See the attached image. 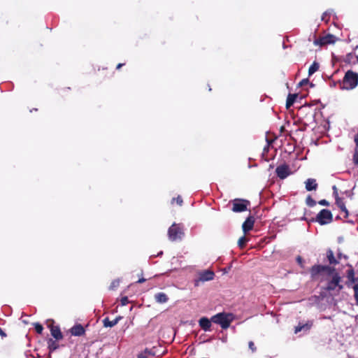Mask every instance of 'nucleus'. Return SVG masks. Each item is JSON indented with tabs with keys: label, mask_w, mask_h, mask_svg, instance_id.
Masks as SVG:
<instances>
[{
	"label": "nucleus",
	"mask_w": 358,
	"mask_h": 358,
	"mask_svg": "<svg viewBox=\"0 0 358 358\" xmlns=\"http://www.w3.org/2000/svg\"><path fill=\"white\" fill-rule=\"evenodd\" d=\"M309 272L312 280H317L324 274L332 276L331 280L327 282V286L324 288L327 292L335 291L338 288L337 292H340L343 289V285L341 284V277L334 266L315 264L310 267Z\"/></svg>",
	"instance_id": "obj_1"
},
{
	"label": "nucleus",
	"mask_w": 358,
	"mask_h": 358,
	"mask_svg": "<svg viewBox=\"0 0 358 358\" xmlns=\"http://www.w3.org/2000/svg\"><path fill=\"white\" fill-rule=\"evenodd\" d=\"M341 90H352L358 85V73L352 70L345 72L342 80L338 81Z\"/></svg>",
	"instance_id": "obj_2"
},
{
	"label": "nucleus",
	"mask_w": 358,
	"mask_h": 358,
	"mask_svg": "<svg viewBox=\"0 0 358 358\" xmlns=\"http://www.w3.org/2000/svg\"><path fill=\"white\" fill-rule=\"evenodd\" d=\"M211 321L213 323L220 324L223 329H226L233 321V316L231 314L220 313L213 315L211 317Z\"/></svg>",
	"instance_id": "obj_3"
},
{
	"label": "nucleus",
	"mask_w": 358,
	"mask_h": 358,
	"mask_svg": "<svg viewBox=\"0 0 358 358\" xmlns=\"http://www.w3.org/2000/svg\"><path fill=\"white\" fill-rule=\"evenodd\" d=\"M232 204L231 210L234 213H242L248 210L250 201L243 199H234L230 201Z\"/></svg>",
	"instance_id": "obj_4"
},
{
	"label": "nucleus",
	"mask_w": 358,
	"mask_h": 358,
	"mask_svg": "<svg viewBox=\"0 0 358 358\" xmlns=\"http://www.w3.org/2000/svg\"><path fill=\"white\" fill-rule=\"evenodd\" d=\"M183 235L182 227L180 224H173L168 230L169 238L171 241L180 240Z\"/></svg>",
	"instance_id": "obj_5"
},
{
	"label": "nucleus",
	"mask_w": 358,
	"mask_h": 358,
	"mask_svg": "<svg viewBox=\"0 0 358 358\" xmlns=\"http://www.w3.org/2000/svg\"><path fill=\"white\" fill-rule=\"evenodd\" d=\"M333 220V215L331 212L327 209L321 210L317 215L315 221L321 225L327 224L331 222Z\"/></svg>",
	"instance_id": "obj_6"
},
{
	"label": "nucleus",
	"mask_w": 358,
	"mask_h": 358,
	"mask_svg": "<svg viewBox=\"0 0 358 358\" xmlns=\"http://www.w3.org/2000/svg\"><path fill=\"white\" fill-rule=\"evenodd\" d=\"M338 40L337 37L331 34H328L315 39L314 44L315 45L324 46L329 44H334Z\"/></svg>",
	"instance_id": "obj_7"
},
{
	"label": "nucleus",
	"mask_w": 358,
	"mask_h": 358,
	"mask_svg": "<svg viewBox=\"0 0 358 358\" xmlns=\"http://www.w3.org/2000/svg\"><path fill=\"white\" fill-rule=\"evenodd\" d=\"M215 277V273L210 270H205L199 273V278L194 280V285L199 286L201 282L212 280Z\"/></svg>",
	"instance_id": "obj_8"
},
{
	"label": "nucleus",
	"mask_w": 358,
	"mask_h": 358,
	"mask_svg": "<svg viewBox=\"0 0 358 358\" xmlns=\"http://www.w3.org/2000/svg\"><path fill=\"white\" fill-rule=\"evenodd\" d=\"M275 173L280 179L283 180L288 177L292 173V171L289 165L284 164L277 166Z\"/></svg>",
	"instance_id": "obj_9"
},
{
	"label": "nucleus",
	"mask_w": 358,
	"mask_h": 358,
	"mask_svg": "<svg viewBox=\"0 0 358 358\" xmlns=\"http://www.w3.org/2000/svg\"><path fill=\"white\" fill-rule=\"evenodd\" d=\"M255 220L252 215L248 216L242 224V229L244 233H247L252 230L254 227Z\"/></svg>",
	"instance_id": "obj_10"
},
{
	"label": "nucleus",
	"mask_w": 358,
	"mask_h": 358,
	"mask_svg": "<svg viewBox=\"0 0 358 358\" xmlns=\"http://www.w3.org/2000/svg\"><path fill=\"white\" fill-rule=\"evenodd\" d=\"M211 319L209 320L207 317H203L199 320V324L200 327L204 330L205 331H208L210 330L211 327Z\"/></svg>",
	"instance_id": "obj_11"
},
{
	"label": "nucleus",
	"mask_w": 358,
	"mask_h": 358,
	"mask_svg": "<svg viewBox=\"0 0 358 358\" xmlns=\"http://www.w3.org/2000/svg\"><path fill=\"white\" fill-rule=\"evenodd\" d=\"M344 62L350 65L358 64V55H355L353 52L347 54L343 59Z\"/></svg>",
	"instance_id": "obj_12"
},
{
	"label": "nucleus",
	"mask_w": 358,
	"mask_h": 358,
	"mask_svg": "<svg viewBox=\"0 0 358 358\" xmlns=\"http://www.w3.org/2000/svg\"><path fill=\"white\" fill-rule=\"evenodd\" d=\"M70 331L73 336H80L85 334V330L81 324H78L74 325Z\"/></svg>",
	"instance_id": "obj_13"
},
{
	"label": "nucleus",
	"mask_w": 358,
	"mask_h": 358,
	"mask_svg": "<svg viewBox=\"0 0 358 358\" xmlns=\"http://www.w3.org/2000/svg\"><path fill=\"white\" fill-rule=\"evenodd\" d=\"M50 329L51 335L56 340H61L63 338V335L61 332L60 328L58 326H55L53 324L49 326Z\"/></svg>",
	"instance_id": "obj_14"
},
{
	"label": "nucleus",
	"mask_w": 358,
	"mask_h": 358,
	"mask_svg": "<svg viewBox=\"0 0 358 358\" xmlns=\"http://www.w3.org/2000/svg\"><path fill=\"white\" fill-rule=\"evenodd\" d=\"M327 258L329 264V266H334L339 264V262L336 259L334 252L331 249H328L327 251Z\"/></svg>",
	"instance_id": "obj_15"
},
{
	"label": "nucleus",
	"mask_w": 358,
	"mask_h": 358,
	"mask_svg": "<svg viewBox=\"0 0 358 358\" xmlns=\"http://www.w3.org/2000/svg\"><path fill=\"white\" fill-rule=\"evenodd\" d=\"M306 189L307 191L316 190L317 188V183L315 179L308 178L305 182Z\"/></svg>",
	"instance_id": "obj_16"
},
{
	"label": "nucleus",
	"mask_w": 358,
	"mask_h": 358,
	"mask_svg": "<svg viewBox=\"0 0 358 358\" xmlns=\"http://www.w3.org/2000/svg\"><path fill=\"white\" fill-rule=\"evenodd\" d=\"M122 319L121 316H118L113 320H110L108 317H106L103 320V324L104 327H113L115 326L118 322Z\"/></svg>",
	"instance_id": "obj_17"
},
{
	"label": "nucleus",
	"mask_w": 358,
	"mask_h": 358,
	"mask_svg": "<svg viewBox=\"0 0 358 358\" xmlns=\"http://www.w3.org/2000/svg\"><path fill=\"white\" fill-rule=\"evenodd\" d=\"M155 299L157 303H164L168 301L169 298L164 292H159L155 295Z\"/></svg>",
	"instance_id": "obj_18"
},
{
	"label": "nucleus",
	"mask_w": 358,
	"mask_h": 358,
	"mask_svg": "<svg viewBox=\"0 0 358 358\" xmlns=\"http://www.w3.org/2000/svg\"><path fill=\"white\" fill-rule=\"evenodd\" d=\"M297 97L298 94H289L286 101V108H289L291 107L295 102Z\"/></svg>",
	"instance_id": "obj_19"
},
{
	"label": "nucleus",
	"mask_w": 358,
	"mask_h": 358,
	"mask_svg": "<svg viewBox=\"0 0 358 358\" xmlns=\"http://www.w3.org/2000/svg\"><path fill=\"white\" fill-rule=\"evenodd\" d=\"M48 349L50 352L56 350L59 348L58 343L53 341L52 338H49L48 341Z\"/></svg>",
	"instance_id": "obj_20"
},
{
	"label": "nucleus",
	"mask_w": 358,
	"mask_h": 358,
	"mask_svg": "<svg viewBox=\"0 0 358 358\" xmlns=\"http://www.w3.org/2000/svg\"><path fill=\"white\" fill-rule=\"evenodd\" d=\"M310 327L311 324H309L308 323L305 324H299L298 326L295 327L294 333L297 334L303 329L308 330L310 329Z\"/></svg>",
	"instance_id": "obj_21"
},
{
	"label": "nucleus",
	"mask_w": 358,
	"mask_h": 358,
	"mask_svg": "<svg viewBox=\"0 0 358 358\" xmlns=\"http://www.w3.org/2000/svg\"><path fill=\"white\" fill-rule=\"evenodd\" d=\"M319 68H320L319 64L316 62H314L311 64V66L309 67L308 75L309 76L313 75L314 73H315L317 71H318Z\"/></svg>",
	"instance_id": "obj_22"
},
{
	"label": "nucleus",
	"mask_w": 358,
	"mask_h": 358,
	"mask_svg": "<svg viewBox=\"0 0 358 358\" xmlns=\"http://www.w3.org/2000/svg\"><path fill=\"white\" fill-rule=\"evenodd\" d=\"M347 277L349 281L352 283L357 281V279L355 278V271L353 268H350L347 271Z\"/></svg>",
	"instance_id": "obj_23"
},
{
	"label": "nucleus",
	"mask_w": 358,
	"mask_h": 358,
	"mask_svg": "<svg viewBox=\"0 0 358 358\" xmlns=\"http://www.w3.org/2000/svg\"><path fill=\"white\" fill-rule=\"evenodd\" d=\"M248 241V239L245 236H241L238 241V247L241 249L244 248Z\"/></svg>",
	"instance_id": "obj_24"
},
{
	"label": "nucleus",
	"mask_w": 358,
	"mask_h": 358,
	"mask_svg": "<svg viewBox=\"0 0 358 358\" xmlns=\"http://www.w3.org/2000/svg\"><path fill=\"white\" fill-rule=\"evenodd\" d=\"M306 203L309 207H313L316 205V201L310 195L306 197Z\"/></svg>",
	"instance_id": "obj_25"
},
{
	"label": "nucleus",
	"mask_w": 358,
	"mask_h": 358,
	"mask_svg": "<svg viewBox=\"0 0 358 358\" xmlns=\"http://www.w3.org/2000/svg\"><path fill=\"white\" fill-rule=\"evenodd\" d=\"M120 285V280L116 279V280H114L111 282L110 286H109V289L110 290H115L117 287H118Z\"/></svg>",
	"instance_id": "obj_26"
},
{
	"label": "nucleus",
	"mask_w": 358,
	"mask_h": 358,
	"mask_svg": "<svg viewBox=\"0 0 358 358\" xmlns=\"http://www.w3.org/2000/svg\"><path fill=\"white\" fill-rule=\"evenodd\" d=\"M34 329H35L36 331L38 334H41L43 332V326L40 323H38V322L34 323Z\"/></svg>",
	"instance_id": "obj_27"
},
{
	"label": "nucleus",
	"mask_w": 358,
	"mask_h": 358,
	"mask_svg": "<svg viewBox=\"0 0 358 358\" xmlns=\"http://www.w3.org/2000/svg\"><path fill=\"white\" fill-rule=\"evenodd\" d=\"M175 201L180 206H181L183 203V200L180 196H178L176 198H173L171 200V203H173Z\"/></svg>",
	"instance_id": "obj_28"
},
{
	"label": "nucleus",
	"mask_w": 358,
	"mask_h": 358,
	"mask_svg": "<svg viewBox=\"0 0 358 358\" xmlns=\"http://www.w3.org/2000/svg\"><path fill=\"white\" fill-rule=\"evenodd\" d=\"M353 162L355 165H358V148H355L353 155Z\"/></svg>",
	"instance_id": "obj_29"
},
{
	"label": "nucleus",
	"mask_w": 358,
	"mask_h": 358,
	"mask_svg": "<svg viewBox=\"0 0 358 358\" xmlns=\"http://www.w3.org/2000/svg\"><path fill=\"white\" fill-rule=\"evenodd\" d=\"M353 289L355 291V299L356 300L357 304L358 305V284L354 285Z\"/></svg>",
	"instance_id": "obj_30"
},
{
	"label": "nucleus",
	"mask_w": 358,
	"mask_h": 358,
	"mask_svg": "<svg viewBox=\"0 0 358 358\" xmlns=\"http://www.w3.org/2000/svg\"><path fill=\"white\" fill-rule=\"evenodd\" d=\"M335 199H336V204L338 206V207H341V206L345 205V203L342 198L338 197Z\"/></svg>",
	"instance_id": "obj_31"
},
{
	"label": "nucleus",
	"mask_w": 358,
	"mask_h": 358,
	"mask_svg": "<svg viewBox=\"0 0 358 358\" xmlns=\"http://www.w3.org/2000/svg\"><path fill=\"white\" fill-rule=\"evenodd\" d=\"M248 347H249V348L251 350V351H252V352H256L257 348H256V347H255V345L254 342H252V341H250V342L248 343Z\"/></svg>",
	"instance_id": "obj_32"
},
{
	"label": "nucleus",
	"mask_w": 358,
	"mask_h": 358,
	"mask_svg": "<svg viewBox=\"0 0 358 358\" xmlns=\"http://www.w3.org/2000/svg\"><path fill=\"white\" fill-rule=\"evenodd\" d=\"M120 301H121V305L123 306L127 305L129 303V301L127 296L122 297Z\"/></svg>",
	"instance_id": "obj_33"
},
{
	"label": "nucleus",
	"mask_w": 358,
	"mask_h": 358,
	"mask_svg": "<svg viewBox=\"0 0 358 358\" xmlns=\"http://www.w3.org/2000/svg\"><path fill=\"white\" fill-rule=\"evenodd\" d=\"M332 189H333V194H334L335 199L339 197L338 193V189L336 185H334L332 187Z\"/></svg>",
	"instance_id": "obj_34"
},
{
	"label": "nucleus",
	"mask_w": 358,
	"mask_h": 358,
	"mask_svg": "<svg viewBox=\"0 0 358 358\" xmlns=\"http://www.w3.org/2000/svg\"><path fill=\"white\" fill-rule=\"evenodd\" d=\"M318 203L321 206H329V203L328 201H327L326 199H322L320 201H318Z\"/></svg>",
	"instance_id": "obj_35"
},
{
	"label": "nucleus",
	"mask_w": 358,
	"mask_h": 358,
	"mask_svg": "<svg viewBox=\"0 0 358 358\" xmlns=\"http://www.w3.org/2000/svg\"><path fill=\"white\" fill-rule=\"evenodd\" d=\"M329 14L327 12H324L322 15V20L327 22L329 20Z\"/></svg>",
	"instance_id": "obj_36"
},
{
	"label": "nucleus",
	"mask_w": 358,
	"mask_h": 358,
	"mask_svg": "<svg viewBox=\"0 0 358 358\" xmlns=\"http://www.w3.org/2000/svg\"><path fill=\"white\" fill-rule=\"evenodd\" d=\"M309 83V80L308 78H305V79H303L300 83H299V86H303L305 85H307L308 83Z\"/></svg>",
	"instance_id": "obj_37"
},
{
	"label": "nucleus",
	"mask_w": 358,
	"mask_h": 358,
	"mask_svg": "<svg viewBox=\"0 0 358 358\" xmlns=\"http://www.w3.org/2000/svg\"><path fill=\"white\" fill-rule=\"evenodd\" d=\"M338 208L341 209V211H343V212H344L345 213V217L348 216V210H347V208L345 207V205H343V206H342L341 207H338Z\"/></svg>",
	"instance_id": "obj_38"
},
{
	"label": "nucleus",
	"mask_w": 358,
	"mask_h": 358,
	"mask_svg": "<svg viewBox=\"0 0 358 358\" xmlns=\"http://www.w3.org/2000/svg\"><path fill=\"white\" fill-rule=\"evenodd\" d=\"M296 262H298V264L301 266H303L302 264H303V259L301 256H298L296 257Z\"/></svg>",
	"instance_id": "obj_39"
},
{
	"label": "nucleus",
	"mask_w": 358,
	"mask_h": 358,
	"mask_svg": "<svg viewBox=\"0 0 358 358\" xmlns=\"http://www.w3.org/2000/svg\"><path fill=\"white\" fill-rule=\"evenodd\" d=\"M143 353L148 355H154V354L151 352V350L148 348H145Z\"/></svg>",
	"instance_id": "obj_40"
},
{
	"label": "nucleus",
	"mask_w": 358,
	"mask_h": 358,
	"mask_svg": "<svg viewBox=\"0 0 358 358\" xmlns=\"http://www.w3.org/2000/svg\"><path fill=\"white\" fill-rule=\"evenodd\" d=\"M354 141L356 145L355 148H358V133L355 135Z\"/></svg>",
	"instance_id": "obj_41"
},
{
	"label": "nucleus",
	"mask_w": 358,
	"mask_h": 358,
	"mask_svg": "<svg viewBox=\"0 0 358 358\" xmlns=\"http://www.w3.org/2000/svg\"><path fill=\"white\" fill-rule=\"evenodd\" d=\"M146 281V279L144 278H140L136 282L137 283H143Z\"/></svg>",
	"instance_id": "obj_42"
},
{
	"label": "nucleus",
	"mask_w": 358,
	"mask_h": 358,
	"mask_svg": "<svg viewBox=\"0 0 358 358\" xmlns=\"http://www.w3.org/2000/svg\"><path fill=\"white\" fill-rule=\"evenodd\" d=\"M124 63H120L117 65L116 66V69H120L122 66H124Z\"/></svg>",
	"instance_id": "obj_43"
},
{
	"label": "nucleus",
	"mask_w": 358,
	"mask_h": 358,
	"mask_svg": "<svg viewBox=\"0 0 358 358\" xmlns=\"http://www.w3.org/2000/svg\"><path fill=\"white\" fill-rule=\"evenodd\" d=\"M358 48V45L355 47V49H357Z\"/></svg>",
	"instance_id": "obj_44"
}]
</instances>
